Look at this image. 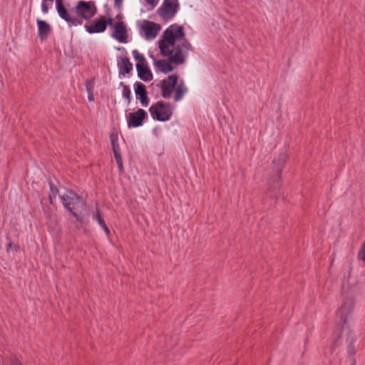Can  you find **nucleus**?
<instances>
[{"label":"nucleus","instance_id":"6e6552de","mask_svg":"<svg viewBox=\"0 0 365 365\" xmlns=\"http://www.w3.org/2000/svg\"><path fill=\"white\" fill-rule=\"evenodd\" d=\"M178 79V77L177 75H170L167 78L160 81L162 96L164 98L169 99L171 98Z\"/></svg>","mask_w":365,"mask_h":365},{"label":"nucleus","instance_id":"f3484780","mask_svg":"<svg viewBox=\"0 0 365 365\" xmlns=\"http://www.w3.org/2000/svg\"><path fill=\"white\" fill-rule=\"evenodd\" d=\"M187 87L185 86L183 81H180V83L177 82V84L173 91L175 92V101H180L182 98L183 95L187 92Z\"/></svg>","mask_w":365,"mask_h":365},{"label":"nucleus","instance_id":"bb28decb","mask_svg":"<svg viewBox=\"0 0 365 365\" xmlns=\"http://www.w3.org/2000/svg\"><path fill=\"white\" fill-rule=\"evenodd\" d=\"M86 89H87L88 93H92L93 88V82L91 81H87L86 83Z\"/></svg>","mask_w":365,"mask_h":365},{"label":"nucleus","instance_id":"1a4fd4ad","mask_svg":"<svg viewBox=\"0 0 365 365\" xmlns=\"http://www.w3.org/2000/svg\"><path fill=\"white\" fill-rule=\"evenodd\" d=\"M141 30L147 40L154 39L161 30V26L153 21L145 20L141 24Z\"/></svg>","mask_w":365,"mask_h":365},{"label":"nucleus","instance_id":"cd10ccee","mask_svg":"<svg viewBox=\"0 0 365 365\" xmlns=\"http://www.w3.org/2000/svg\"><path fill=\"white\" fill-rule=\"evenodd\" d=\"M101 227L104 230L105 232L108 235L110 234V230L106 226L105 222H101Z\"/></svg>","mask_w":365,"mask_h":365},{"label":"nucleus","instance_id":"7c9ffc66","mask_svg":"<svg viewBox=\"0 0 365 365\" xmlns=\"http://www.w3.org/2000/svg\"><path fill=\"white\" fill-rule=\"evenodd\" d=\"M88 93V98L89 100V101H94V97H93V92L92 93Z\"/></svg>","mask_w":365,"mask_h":365},{"label":"nucleus","instance_id":"0eeeda50","mask_svg":"<svg viewBox=\"0 0 365 365\" xmlns=\"http://www.w3.org/2000/svg\"><path fill=\"white\" fill-rule=\"evenodd\" d=\"M149 110L152 117L160 121L169 120L173 113L170 106L161 102L153 105Z\"/></svg>","mask_w":365,"mask_h":365},{"label":"nucleus","instance_id":"ddd939ff","mask_svg":"<svg viewBox=\"0 0 365 365\" xmlns=\"http://www.w3.org/2000/svg\"><path fill=\"white\" fill-rule=\"evenodd\" d=\"M135 92L137 98L140 101L142 105L146 106L149 101L145 86L140 82H137L135 84Z\"/></svg>","mask_w":365,"mask_h":365},{"label":"nucleus","instance_id":"c756f323","mask_svg":"<svg viewBox=\"0 0 365 365\" xmlns=\"http://www.w3.org/2000/svg\"><path fill=\"white\" fill-rule=\"evenodd\" d=\"M41 9H42V11L44 14L48 13V6L46 5V4L43 3L42 5H41Z\"/></svg>","mask_w":365,"mask_h":365},{"label":"nucleus","instance_id":"2eb2a0df","mask_svg":"<svg viewBox=\"0 0 365 365\" xmlns=\"http://www.w3.org/2000/svg\"><path fill=\"white\" fill-rule=\"evenodd\" d=\"M37 26L40 38L41 40L46 38L51 31L50 25L45 21L37 19Z\"/></svg>","mask_w":365,"mask_h":365},{"label":"nucleus","instance_id":"a878e982","mask_svg":"<svg viewBox=\"0 0 365 365\" xmlns=\"http://www.w3.org/2000/svg\"><path fill=\"white\" fill-rule=\"evenodd\" d=\"M11 250H14L15 252H17L19 250V246L13 244L12 242H9L7 245L6 250L9 252Z\"/></svg>","mask_w":365,"mask_h":365},{"label":"nucleus","instance_id":"dca6fc26","mask_svg":"<svg viewBox=\"0 0 365 365\" xmlns=\"http://www.w3.org/2000/svg\"><path fill=\"white\" fill-rule=\"evenodd\" d=\"M136 68L138 71V76L140 79L148 81L152 79L153 76L150 71L144 64L136 63Z\"/></svg>","mask_w":365,"mask_h":365},{"label":"nucleus","instance_id":"4468645a","mask_svg":"<svg viewBox=\"0 0 365 365\" xmlns=\"http://www.w3.org/2000/svg\"><path fill=\"white\" fill-rule=\"evenodd\" d=\"M119 72L120 74L125 75L128 73L133 68V65L130 62L129 58L126 56H120L118 61Z\"/></svg>","mask_w":365,"mask_h":365},{"label":"nucleus","instance_id":"c85d7f7f","mask_svg":"<svg viewBox=\"0 0 365 365\" xmlns=\"http://www.w3.org/2000/svg\"><path fill=\"white\" fill-rule=\"evenodd\" d=\"M158 0H146V2L151 5L153 7L155 6L158 4Z\"/></svg>","mask_w":365,"mask_h":365},{"label":"nucleus","instance_id":"39448f33","mask_svg":"<svg viewBox=\"0 0 365 365\" xmlns=\"http://www.w3.org/2000/svg\"><path fill=\"white\" fill-rule=\"evenodd\" d=\"M179 8L178 0H163L161 6L157 10V14L162 20L167 22L175 16Z\"/></svg>","mask_w":365,"mask_h":365},{"label":"nucleus","instance_id":"393cba45","mask_svg":"<svg viewBox=\"0 0 365 365\" xmlns=\"http://www.w3.org/2000/svg\"><path fill=\"white\" fill-rule=\"evenodd\" d=\"M93 218L99 223L101 226V222H104L103 219L101 216L100 211L98 210H96V212L93 215Z\"/></svg>","mask_w":365,"mask_h":365},{"label":"nucleus","instance_id":"6ab92c4d","mask_svg":"<svg viewBox=\"0 0 365 365\" xmlns=\"http://www.w3.org/2000/svg\"><path fill=\"white\" fill-rule=\"evenodd\" d=\"M110 142L112 149L114 153H119V145H118V135L115 133H113L110 135Z\"/></svg>","mask_w":365,"mask_h":365},{"label":"nucleus","instance_id":"aec40b11","mask_svg":"<svg viewBox=\"0 0 365 365\" xmlns=\"http://www.w3.org/2000/svg\"><path fill=\"white\" fill-rule=\"evenodd\" d=\"M133 58L138 61L137 63L144 64L145 58L143 54L140 53L137 50H133Z\"/></svg>","mask_w":365,"mask_h":365},{"label":"nucleus","instance_id":"7ed1b4c3","mask_svg":"<svg viewBox=\"0 0 365 365\" xmlns=\"http://www.w3.org/2000/svg\"><path fill=\"white\" fill-rule=\"evenodd\" d=\"M344 297L343 302L336 311L338 322L333 333L336 345L341 344L344 339L346 342L352 339L349 322L354 314L355 302L352 297Z\"/></svg>","mask_w":365,"mask_h":365},{"label":"nucleus","instance_id":"f03ea898","mask_svg":"<svg viewBox=\"0 0 365 365\" xmlns=\"http://www.w3.org/2000/svg\"><path fill=\"white\" fill-rule=\"evenodd\" d=\"M56 9L61 19L68 23L70 26L83 24V19L88 20L96 13V7L92 1H79L70 11L63 6V0H56Z\"/></svg>","mask_w":365,"mask_h":365},{"label":"nucleus","instance_id":"2f4dec72","mask_svg":"<svg viewBox=\"0 0 365 365\" xmlns=\"http://www.w3.org/2000/svg\"><path fill=\"white\" fill-rule=\"evenodd\" d=\"M106 22L107 24V26H113V19L111 18H109L107 21L106 20Z\"/></svg>","mask_w":365,"mask_h":365},{"label":"nucleus","instance_id":"412c9836","mask_svg":"<svg viewBox=\"0 0 365 365\" xmlns=\"http://www.w3.org/2000/svg\"><path fill=\"white\" fill-rule=\"evenodd\" d=\"M130 90L129 87L126 85H123V96L128 101V103L130 102Z\"/></svg>","mask_w":365,"mask_h":365},{"label":"nucleus","instance_id":"9d476101","mask_svg":"<svg viewBox=\"0 0 365 365\" xmlns=\"http://www.w3.org/2000/svg\"><path fill=\"white\" fill-rule=\"evenodd\" d=\"M146 117V112L141 108L136 112L130 113L128 115V126L129 128L140 126Z\"/></svg>","mask_w":365,"mask_h":365},{"label":"nucleus","instance_id":"a211bd4d","mask_svg":"<svg viewBox=\"0 0 365 365\" xmlns=\"http://www.w3.org/2000/svg\"><path fill=\"white\" fill-rule=\"evenodd\" d=\"M287 160V156L284 153H281L277 159L273 160V164L277 173H280L283 169L284 164Z\"/></svg>","mask_w":365,"mask_h":365},{"label":"nucleus","instance_id":"20e7f679","mask_svg":"<svg viewBox=\"0 0 365 365\" xmlns=\"http://www.w3.org/2000/svg\"><path fill=\"white\" fill-rule=\"evenodd\" d=\"M61 199L65 208L70 211L78 222L82 223L83 221L81 214L86 207L83 199L71 190H67L61 195Z\"/></svg>","mask_w":365,"mask_h":365},{"label":"nucleus","instance_id":"4be33fe9","mask_svg":"<svg viewBox=\"0 0 365 365\" xmlns=\"http://www.w3.org/2000/svg\"><path fill=\"white\" fill-rule=\"evenodd\" d=\"M358 259L365 262V242L362 244L359 251Z\"/></svg>","mask_w":365,"mask_h":365},{"label":"nucleus","instance_id":"423d86ee","mask_svg":"<svg viewBox=\"0 0 365 365\" xmlns=\"http://www.w3.org/2000/svg\"><path fill=\"white\" fill-rule=\"evenodd\" d=\"M361 289V284L360 280L356 277L351 276L349 272L342 284L344 297L354 299L356 295L360 294Z\"/></svg>","mask_w":365,"mask_h":365},{"label":"nucleus","instance_id":"9b49d317","mask_svg":"<svg viewBox=\"0 0 365 365\" xmlns=\"http://www.w3.org/2000/svg\"><path fill=\"white\" fill-rule=\"evenodd\" d=\"M112 36L120 43H125L128 38L127 29L123 21H118L113 24Z\"/></svg>","mask_w":365,"mask_h":365},{"label":"nucleus","instance_id":"f257e3e1","mask_svg":"<svg viewBox=\"0 0 365 365\" xmlns=\"http://www.w3.org/2000/svg\"><path fill=\"white\" fill-rule=\"evenodd\" d=\"M160 54L167 58L166 60L155 61V68L165 73L171 72L173 67L171 63L182 64L193 47L186 38L183 26L178 24L170 25L162 34L158 42Z\"/></svg>","mask_w":365,"mask_h":365},{"label":"nucleus","instance_id":"b1692460","mask_svg":"<svg viewBox=\"0 0 365 365\" xmlns=\"http://www.w3.org/2000/svg\"><path fill=\"white\" fill-rule=\"evenodd\" d=\"M115 158L116 160L118 168L120 170H123V162L120 157V153H114Z\"/></svg>","mask_w":365,"mask_h":365},{"label":"nucleus","instance_id":"f8f14e48","mask_svg":"<svg viewBox=\"0 0 365 365\" xmlns=\"http://www.w3.org/2000/svg\"><path fill=\"white\" fill-rule=\"evenodd\" d=\"M84 27L89 34L101 33L106 29L107 24L105 17L101 16L91 24H86Z\"/></svg>","mask_w":365,"mask_h":365},{"label":"nucleus","instance_id":"5701e85b","mask_svg":"<svg viewBox=\"0 0 365 365\" xmlns=\"http://www.w3.org/2000/svg\"><path fill=\"white\" fill-rule=\"evenodd\" d=\"M57 193L58 190L56 187L51 186V193L49 195V200L51 203L53 202V200L56 197Z\"/></svg>","mask_w":365,"mask_h":365},{"label":"nucleus","instance_id":"473e14b6","mask_svg":"<svg viewBox=\"0 0 365 365\" xmlns=\"http://www.w3.org/2000/svg\"><path fill=\"white\" fill-rule=\"evenodd\" d=\"M114 1H115V4L118 6L120 5L123 1V0H114Z\"/></svg>","mask_w":365,"mask_h":365}]
</instances>
